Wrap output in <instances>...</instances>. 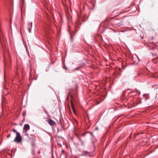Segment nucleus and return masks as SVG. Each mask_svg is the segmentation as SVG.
I'll list each match as a JSON object with an SVG mask.
<instances>
[{
	"instance_id": "4468645a",
	"label": "nucleus",
	"mask_w": 158,
	"mask_h": 158,
	"mask_svg": "<svg viewBox=\"0 0 158 158\" xmlns=\"http://www.w3.org/2000/svg\"><path fill=\"white\" fill-rule=\"evenodd\" d=\"M64 69H65V70H66L67 69V67H64Z\"/></svg>"
},
{
	"instance_id": "f03ea898",
	"label": "nucleus",
	"mask_w": 158,
	"mask_h": 158,
	"mask_svg": "<svg viewBox=\"0 0 158 158\" xmlns=\"http://www.w3.org/2000/svg\"><path fill=\"white\" fill-rule=\"evenodd\" d=\"M30 126L28 124H25L23 127V132L25 133H27V131L30 129Z\"/></svg>"
},
{
	"instance_id": "39448f33",
	"label": "nucleus",
	"mask_w": 158,
	"mask_h": 158,
	"mask_svg": "<svg viewBox=\"0 0 158 158\" xmlns=\"http://www.w3.org/2000/svg\"><path fill=\"white\" fill-rule=\"evenodd\" d=\"M71 105L73 111V113H74V114H76V110L75 109V106L74 105H73V103L72 101H71Z\"/></svg>"
},
{
	"instance_id": "412c9836",
	"label": "nucleus",
	"mask_w": 158,
	"mask_h": 158,
	"mask_svg": "<svg viewBox=\"0 0 158 158\" xmlns=\"http://www.w3.org/2000/svg\"><path fill=\"white\" fill-rule=\"evenodd\" d=\"M113 30L115 31L113 29Z\"/></svg>"
},
{
	"instance_id": "f3484780",
	"label": "nucleus",
	"mask_w": 158,
	"mask_h": 158,
	"mask_svg": "<svg viewBox=\"0 0 158 158\" xmlns=\"http://www.w3.org/2000/svg\"><path fill=\"white\" fill-rule=\"evenodd\" d=\"M80 141H81L82 143H83L82 141L81 140H80Z\"/></svg>"
},
{
	"instance_id": "ddd939ff",
	"label": "nucleus",
	"mask_w": 158,
	"mask_h": 158,
	"mask_svg": "<svg viewBox=\"0 0 158 158\" xmlns=\"http://www.w3.org/2000/svg\"><path fill=\"white\" fill-rule=\"evenodd\" d=\"M139 134H137V135H135V137L136 136H137L138 135H139Z\"/></svg>"
},
{
	"instance_id": "1a4fd4ad",
	"label": "nucleus",
	"mask_w": 158,
	"mask_h": 158,
	"mask_svg": "<svg viewBox=\"0 0 158 158\" xmlns=\"http://www.w3.org/2000/svg\"><path fill=\"white\" fill-rule=\"evenodd\" d=\"M153 77H154L157 78H158V75H157L156 74H154L153 75Z\"/></svg>"
},
{
	"instance_id": "aec40b11",
	"label": "nucleus",
	"mask_w": 158,
	"mask_h": 158,
	"mask_svg": "<svg viewBox=\"0 0 158 158\" xmlns=\"http://www.w3.org/2000/svg\"><path fill=\"white\" fill-rule=\"evenodd\" d=\"M38 153H40V152H38Z\"/></svg>"
},
{
	"instance_id": "9b49d317",
	"label": "nucleus",
	"mask_w": 158,
	"mask_h": 158,
	"mask_svg": "<svg viewBox=\"0 0 158 158\" xmlns=\"http://www.w3.org/2000/svg\"><path fill=\"white\" fill-rule=\"evenodd\" d=\"M144 97H146L145 98V100H146V99H148V98H147V97H146V96H147V95H144Z\"/></svg>"
},
{
	"instance_id": "0eeeda50",
	"label": "nucleus",
	"mask_w": 158,
	"mask_h": 158,
	"mask_svg": "<svg viewBox=\"0 0 158 158\" xmlns=\"http://www.w3.org/2000/svg\"><path fill=\"white\" fill-rule=\"evenodd\" d=\"M12 131L14 132L15 133H16V135L18 133H19L17 132L15 129H14L12 130Z\"/></svg>"
},
{
	"instance_id": "9d476101",
	"label": "nucleus",
	"mask_w": 158,
	"mask_h": 158,
	"mask_svg": "<svg viewBox=\"0 0 158 158\" xmlns=\"http://www.w3.org/2000/svg\"><path fill=\"white\" fill-rule=\"evenodd\" d=\"M10 136H11V135L10 134H9L7 135V138H9V137H10Z\"/></svg>"
},
{
	"instance_id": "6ab92c4d",
	"label": "nucleus",
	"mask_w": 158,
	"mask_h": 158,
	"mask_svg": "<svg viewBox=\"0 0 158 158\" xmlns=\"http://www.w3.org/2000/svg\"><path fill=\"white\" fill-rule=\"evenodd\" d=\"M72 39H73V38H72V37H71V39H72Z\"/></svg>"
},
{
	"instance_id": "2eb2a0df",
	"label": "nucleus",
	"mask_w": 158,
	"mask_h": 158,
	"mask_svg": "<svg viewBox=\"0 0 158 158\" xmlns=\"http://www.w3.org/2000/svg\"><path fill=\"white\" fill-rule=\"evenodd\" d=\"M62 153L64 152V150H63L62 151Z\"/></svg>"
},
{
	"instance_id": "20e7f679",
	"label": "nucleus",
	"mask_w": 158,
	"mask_h": 158,
	"mask_svg": "<svg viewBox=\"0 0 158 158\" xmlns=\"http://www.w3.org/2000/svg\"><path fill=\"white\" fill-rule=\"evenodd\" d=\"M32 26V23H28L27 24V27L29 32L31 31V28Z\"/></svg>"
},
{
	"instance_id": "7ed1b4c3",
	"label": "nucleus",
	"mask_w": 158,
	"mask_h": 158,
	"mask_svg": "<svg viewBox=\"0 0 158 158\" xmlns=\"http://www.w3.org/2000/svg\"><path fill=\"white\" fill-rule=\"evenodd\" d=\"M48 122L51 126H54L56 125V123L51 119H48Z\"/></svg>"
},
{
	"instance_id": "f257e3e1",
	"label": "nucleus",
	"mask_w": 158,
	"mask_h": 158,
	"mask_svg": "<svg viewBox=\"0 0 158 158\" xmlns=\"http://www.w3.org/2000/svg\"><path fill=\"white\" fill-rule=\"evenodd\" d=\"M22 137L20 133H19L16 135V136L14 141L15 142L17 143H19L22 142Z\"/></svg>"
},
{
	"instance_id": "6e6552de",
	"label": "nucleus",
	"mask_w": 158,
	"mask_h": 158,
	"mask_svg": "<svg viewBox=\"0 0 158 158\" xmlns=\"http://www.w3.org/2000/svg\"><path fill=\"white\" fill-rule=\"evenodd\" d=\"M136 103L133 102L132 103V107H135L137 105V104H135Z\"/></svg>"
},
{
	"instance_id": "a211bd4d",
	"label": "nucleus",
	"mask_w": 158,
	"mask_h": 158,
	"mask_svg": "<svg viewBox=\"0 0 158 158\" xmlns=\"http://www.w3.org/2000/svg\"><path fill=\"white\" fill-rule=\"evenodd\" d=\"M96 129H97V130H98V127L96 128Z\"/></svg>"
},
{
	"instance_id": "f8f14e48",
	"label": "nucleus",
	"mask_w": 158,
	"mask_h": 158,
	"mask_svg": "<svg viewBox=\"0 0 158 158\" xmlns=\"http://www.w3.org/2000/svg\"><path fill=\"white\" fill-rule=\"evenodd\" d=\"M74 123H78V122H77V120L75 119H74Z\"/></svg>"
},
{
	"instance_id": "423d86ee",
	"label": "nucleus",
	"mask_w": 158,
	"mask_h": 158,
	"mask_svg": "<svg viewBox=\"0 0 158 158\" xmlns=\"http://www.w3.org/2000/svg\"><path fill=\"white\" fill-rule=\"evenodd\" d=\"M152 62L155 64H156L158 63V57H157L155 58H154L152 60Z\"/></svg>"
},
{
	"instance_id": "dca6fc26",
	"label": "nucleus",
	"mask_w": 158,
	"mask_h": 158,
	"mask_svg": "<svg viewBox=\"0 0 158 158\" xmlns=\"http://www.w3.org/2000/svg\"><path fill=\"white\" fill-rule=\"evenodd\" d=\"M79 68H80L79 67H77V68L76 69V70H77V69H78Z\"/></svg>"
}]
</instances>
